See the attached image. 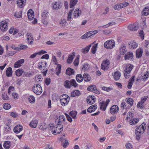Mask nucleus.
Returning a JSON list of instances; mask_svg holds the SVG:
<instances>
[{
	"mask_svg": "<svg viewBox=\"0 0 149 149\" xmlns=\"http://www.w3.org/2000/svg\"><path fill=\"white\" fill-rule=\"evenodd\" d=\"M146 123H143L136 129L135 133L136 135L137 139H139L140 138L141 135L144 132L146 129Z\"/></svg>",
	"mask_w": 149,
	"mask_h": 149,
	"instance_id": "obj_1",
	"label": "nucleus"
},
{
	"mask_svg": "<svg viewBox=\"0 0 149 149\" xmlns=\"http://www.w3.org/2000/svg\"><path fill=\"white\" fill-rule=\"evenodd\" d=\"M133 66L131 64H128L126 65L124 70V76L125 78H128L129 75L130 73Z\"/></svg>",
	"mask_w": 149,
	"mask_h": 149,
	"instance_id": "obj_2",
	"label": "nucleus"
},
{
	"mask_svg": "<svg viewBox=\"0 0 149 149\" xmlns=\"http://www.w3.org/2000/svg\"><path fill=\"white\" fill-rule=\"evenodd\" d=\"M115 45L114 41L113 40H108L104 43V47L108 49L113 48L115 47Z\"/></svg>",
	"mask_w": 149,
	"mask_h": 149,
	"instance_id": "obj_3",
	"label": "nucleus"
},
{
	"mask_svg": "<svg viewBox=\"0 0 149 149\" xmlns=\"http://www.w3.org/2000/svg\"><path fill=\"white\" fill-rule=\"evenodd\" d=\"M33 92L37 95H40L42 92V89L40 85L39 84H35L33 87Z\"/></svg>",
	"mask_w": 149,
	"mask_h": 149,
	"instance_id": "obj_4",
	"label": "nucleus"
},
{
	"mask_svg": "<svg viewBox=\"0 0 149 149\" xmlns=\"http://www.w3.org/2000/svg\"><path fill=\"white\" fill-rule=\"evenodd\" d=\"M110 64L109 60L108 59H106L102 63L101 66V69L104 70H108Z\"/></svg>",
	"mask_w": 149,
	"mask_h": 149,
	"instance_id": "obj_5",
	"label": "nucleus"
},
{
	"mask_svg": "<svg viewBox=\"0 0 149 149\" xmlns=\"http://www.w3.org/2000/svg\"><path fill=\"white\" fill-rule=\"evenodd\" d=\"M109 102L110 100L108 99L106 100V102L104 101H103L102 102H100V109H102L103 111H105Z\"/></svg>",
	"mask_w": 149,
	"mask_h": 149,
	"instance_id": "obj_6",
	"label": "nucleus"
},
{
	"mask_svg": "<svg viewBox=\"0 0 149 149\" xmlns=\"http://www.w3.org/2000/svg\"><path fill=\"white\" fill-rule=\"evenodd\" d=\"M87 90L94 93L99 94L100 93V92L97 89L96 86L95 85H93L88 86L87 89Z\"/></svg>",
	"mask_w": 149,
	"mask_h": 149,
	"instance_id": "obj_7",
	"label": "nucleus"
},
{
	"mask_svg": "<svg viewBox=\"0 0 149 149\" xmlns=\"http://www.w3.org/2000/svg\"><path fill=\"white\" fill-rule=\"evenodd\" d=\"M0 28L1 31H5L8 29L7 23L6 22L2 21L0 24Z\"/></svg>",
	"mask_w": 149,
	"mask_h": 149,
	"instance_id": "obj_8",
	"label": "nucleus"
},
{
	"mask_svg": "<svg viewBox=\"0 0 149 149\" xmlns=\"http://www.w3.org/2000/svg\"><path fill=\"white\" fill-rule=\"evenodd\" d=\"M26 36L27 40L28 41V43L29 44H31L33 40L32 34L30 33H28L26 34Z\"/></svg>",
	"mask_w": 149,
	"mask_h": 149,
	"instance_id": "obj_9",
	"label": "nucleus"
},
{
	"mask_svg": "<svg viewBox=\"0 0 149 149\" xmlns=\"http://www.w3.org/2000/svg\"><path fill=\"white\" fill-rule=\"evenodd\" d=\"M127 52L126 46L124 44H122L119 48V53L120 54L123 55Z\"/></svg>",
	"mask_w": 149,
	"mask_h": 149,
	"instance_id": "obj_10",
	"label": "nucleus"
},
{
	"mask_svg": "<svg viewBox=\"0 0 149 149\" xmlns=\"http://www.w3.org/2000/svg\"><path fill=\"white\" fill-rule=\"evenodd\" d=\"M119 108L117 105L112 106L110 109V112L111 114H114L117 113L118 111Z\"/></svg>",
	"mask_w": 149,
	"mask_h": 149,
	"instance_id": "obj_11",
	"label": "nucleus"
},
{
	"mask_svg": "<svg viewBox=\"0 0 149 149\" xmlns=\"http://www.w3.org/2000/svg\"><path fill=\"white\" fill-rule=\"evenodd\" d=\"M133 54L132 52H128L125 56V60H131L133 58Z\"/></svg>",
	"mask_w": 149,
	"mask_h": 149,
	"instance_id": "obj_12",
	"label": "nucleus"
},
{
	"mask_svg": "<svg viewBox=\"0 0 149 149\" xmlns=\"http://www.w3.org/2000/svg\"><path fill=\"white\" fill-rule=\"evenodd\" d=\"M24 60L23 59L18 60L15 63L14 68H16L20 67L22 65V64L24 63Z\"/></svg>",
	"mask_w": 149,
	"mask_h": 149,
	"instance_id": "obj_13",
	"label": "nucleus"
},
{
	"mask_svg": "<svg viewBox=\"0 0 149 149\" xmlns=\"http://www.w3.org/2000/svg\"><path fill=\"white\" fill-rule=\"evenodd\" d=\"M22 126L20 125L16 126L14 128V131L16 134H18L22 130Z\"/></svg>",
	"mask_w": 149,
	"mask_h": 149,
	"instance_id": "obj_14",
	"label": "nucleus"
},
{
	"mask_svg": "<svg viewBox=\"0 0 149 149\" xmlns=\"http://www.w3.org/2000/svg\"><path fill=\"white\" fill-rule=\"evenodd\" d=\"M143 50L141 48L138 49L136 51V56L137 58H141Z\"/></svg>",
	"mask_w": 149,
	"mask_h": 149,
	"instance_id": "obj_15",
	"label": "nucleus"
},
{
	"mask_svg": "<svg viewBox=\"0 0 149 149\" xmlns=\"http://www.w3.org/2000/svg\"><path fill=\"white\" fill-rule=\"evenodd\" d=\"M139 28V26L134 24H130L128 26V29L131 31L137 30Z\"/></svg>",
	"mask_w": 149,
	"mask_h": 149,
	"instance_id": "obj_16",
	"label": "nucleus"
},
{
	"mask_svg": "<svg viewBox=\"0 0 149 149\" xmlns=\"http://www.w3.org/2000/svg\"><path fill=\"white\" fill-rule=\"evenodd\" d=\"M128 45H129V47L130 48H131L135 49L138 46V44L134 41H131L128 42Z\"/></svg>",
	"mask_w": 149,
	"mask_h": 149,
	"instance_id": "obj_17",
	"label": "nucleus"
},
{
	"mask_svg": "<svg viewBox=\"0 0 149 149\" xmlns=\"http://www.w3.org/2000/svg\"><path fill=\"white\" fill-rule=\"evenodd\" d=\"M26 0H17V6L21 8H22L26 2Z\"/></svg>",
	"mask_w": 149,
	"mask_h": 149,
	"instance_id": "obj_18",
	"label": "nucleus"
},
{
	"mask_svg": "<svg viewBox=\"0 0 149 149\" xmlns=\"http://www.w3.org/2000/svg\"><path fill=\"white\" fill-rule=\"evenodd\" d=\"M38 124V121L36 119L33 120L30 122L29 125L33 128H35L36 127Z\"/></svg>",
	"mask_w": 149,
	"mask_h": 149,
	"instance_id": "obj_19",
	"label": "nucleus"
},
{
	"mask_svg": "<svg viewBox=\"0 0 149 149\" xmlns=\"http://www.w3.org/2000/svg\"><path fill=\"white\" fill-rule=\"evenodd\" d=\"M27 15L28 18L30 19H32L34 16V12L32 9H30L27 13Z\"/></svg>",
	"mask_w": 149,
	"mask_h": 149,
	"instance_id": "obj_20",
	"label": "nucleus"
},
{
	"mask_svg": "<svg viewBox=\"0 0 149 149\" xmlns=\"http://www.w3.org/2000/svg\"><path fill=\"white\" fill-rule=\"evenodd\" d=\"M70 98H68V99H61L60 100V103L61 105L63 106H65L67 105L69 102Z\"/></svg>",
	"mask_w": 149,
	"mask_h": 149,
	"instance_id": "obj_21",
	"label": "nucleus"
},
{
	"mask_svg": "<svg viewBox=\"0 0 149 149\" xmlns=\"http://www.w3.org/2000/svg\"><path fill=\"white\" fill-rule=\"evenodd\" d=\"M97 106L96 105H93L91 106L87 109V111L88 112L91 113L95 111L97 109Z\"/></svg>",
	"mask_w": 149,
	"mask_h": 149,
	"instance_id": "obj_22",
	"label": "nucleus"
},
{
	"mask_svg": "<svg viewBox=\"0 0 149 149\" xmlns=\"http://www.w3.org/2000/svg\"><path fill=\"white\" fill-rule=\"evenodd\" d=\"M75 56V53L74 52H73L72 54L69 55L68 58L67 60V62L69 63H71Z\"/></svg>",
	"mask_w": 149,
	"mask_h": 149,
	"instance_id": "obj_23",
	"label": "nucleus"
},
{
	"mask_svg": "<svg viewBox=\"0 0 149 149\" xmlns=\"http://www.w3.org/2000/svg\"><path fill=\"white\" fill-rule=\"evenodd\" d=\"M74 72L75 71L73 69L69 68L66 69V74L67 75H70L74 74Z\"/></svg>",
	"mask_w": 149,
	"mask_h": 149,
	"instance_id": "obj_24",
	"label": "nucleus"
},
{
	"mask_svg": "<svg viewBox=\"0 0 149 149\" xmlns=\"http://www.w3.org/2000/svg\"><path fill=\"white\" fill-rule=\"evenodd\" d=\"M81 94L80 91L77 90H75L71 93V96L74 97L76 96H79Z\"/></svg>",
	"mask_w": 149,
	"mask_h": 149,
	"instance_id": "obj_25",
	"label": "nucleus"
},
{
	"mask_svg": "<svg viewBox=\"0 0 149 149\" xmlns=\"http://www.w3.org/2000/svg\"><path fill=\"white\" fill-rule=\"evenodd\" d=\"M12 68L11 67H8L6 71V76L8 77H10L12 76Z\"/></svg>",
	"mask_w": 149,
	"mask_h": 149,
	"instance_id": "obj_26",
	"label": "nucleus"
},
{
	"mask_svg": "<svg viewBox=\"0 0 149 149\" xmlns=\"http://www.w3.org/2000/svg\"><path fill=\"white\" fill-rule=\"evenodd\" d=\"M121 75V73L119 71H117L116 72L114 75V78L116 80H118L120 77Z\"/></svg>",
	"mask_w": 149,
	"mask_h": 149,
	"instance_id": "obj_27",
	"label": "nucleus"
},
{
	"mask_svg": "<svg viewBox=\"0 0 149 149\" xmlns=\"http://www.w3.org/2000/svg\"><path fill=\"white\" fill-rule=\"evenodd\" d=\"M81 14V11L79 9H76L74 13V16L75 18L78 17Z\"/></svg>",
	"mask_w": 149,
	"mask_h": 149,
	"instance_id": "obj_28",
	"label": "nucleus"
},
{
	"mask_svg": "<svg viewBox=\"0 0 149 149\" xmlns=\"http://www.w3.org/2000/svg\"><path fill=\"white\" fill-rule=\"evenodd\" d=\"M125 101L127 103L130 105L131 107L133 105L134 100L132 98H127L126 99Z\"/></svg>",
	"mask_w": 149,
	"mask_h": 149,
	"instance_id": "obj_29",
	"label": "nucleus"
},
{
	"mask_svg": "<svg viewBox=\"0 0 149 149\" xmlns=\"http://www.w3.org/2000/svg\"><path fill=\"white\" fill-rule=\"evenodd\" d=\"M76 79L78 82H81L84 79L83 76V77L80 74H77L76 76Z\"/></svg>",
	"mask_w": 149,
	"mask_h": 149,
	"instance_id": "obj_30",
	"label": "nucleus"
},
{
	"mask_svg": "<svg viewBox=\"0 0 149 149\" xmlns=\"http://www.w3.org/2000/svg\"><path fill=\"white\" fill-rule=\"evenodd\" d=\"M142 14L145 16H147L149 14V7H147L142 11Z\"/></svg>",
	"mask_w": 149,
	"mask_h": 149,
	"instance_id": "obj_31",
	"label": "nucleus"
},
{
	"mask_svg": "<svg viewBox=\"0 0 149 149\" xmlns=\"http://www.w3.org/2000/svg\"><path fill=\"white\" fill-rule=\"evenodd\" d=\"M84 80L86 82L89 81L91 80V77L88 74H84L83 75Z\"/></svg>",
	"mask_w": 149,
	"mask_h": 149,
	"instance_id": "obj_32",
	"label": "nucleus"
},
{
	"mask_svg": "<svg viewBox=\"0 0 149 149\" xmlns=\"http://www.w3.org/2000/svg\"><path fill=\"white\" fill-rule=\"evenodd\" d=\"M22 15V11L19 10H17L15 13L14 16L18 18H21Z\"/></svg>",
	"mask_w": 149,
	"mask_h": 149,
	"instance_id": "obj_33",
	"label": "nucleus"
},
{
	"mask_svg": "<svg viewBox=\"0 0 149 149\" xmlns=\"http://www.w3.org/2000/svg\"><path fill=\"white\" fill-rule=\"evenodd\" d=\"M64 85L66 88H70L71 87L70 81L66 80L64 83Z\"/></svg>",
	"mask_w": 149,
	"mask_h": 149,
	"instance_id": "obj_34",
	"label": "nucleus"
},
{
	"mask_svg": "<svg viewBox=\"0 0 149 149\" xmlns=\"http://www.w3.org/2000/svg\"><path fill=\"white\" fill-rule=\"evenodd\" d=\"M11 144L10 142L7 141H6L3 145V146L5 149H9L10 147Z\"/></svg>",
	"mask_w": 149,
	"mask_h": 149,
	"instance_id": "obj_35",
	"label": "nucleus"
},
{
	"mask_svg": "<svg viewBox=\"0 0 149 149\" xmlns=\"http://www.w3.org/2000/svg\"><path fill=\"white\" fill-rule=\"evenodd\" d=\"M78 1L77 0H71L70 3V7L72 8L77 4Z\"/></svg>",
	"mask_w": 149,
	"mask_h": 149,
	"instance_id": "obj_36",
	"label": "nucleus"
},
{
	"mask_svg": "<svg viewBox=\"0 0 149 149\" xmlns=\"http://www.w3.org/2000/svg\"><path fill=\"white\" fill-rule=\"evenodd\" d=\"M24 72L23 71L22 69H19L15 71L16 75L17 76L19 77Z\"/></svg>",
	"mask_w": 149,
	"mask_h": 149,
	"instance_id": "obj_37",
	"label": "nucleus"
},
{
	"mask_svg": "<svg viewBox=\"0 0 149 149\" xmlns=\"http://www.w3.org/2000/svg\"><path fill=\"white\" fill-rule=\"evenodd\" d=\"M61 6L60 5L59 3L56 2L53 5V8L54 9H58L60 8Z\"/></svg>",
	"mask_w": 149,
	"mask_h": 149,
	"instance_id": "obj_38",
	"label": "nucleus"
},
{
	"mask_svg": "<svg viewBox=\"0 0 149 149\" xmlns=\"http://www.w3.org/2000/svg\"><path fill=\"white\" fill-rule=\"evenodd\" d=\"M71 86H72L75 88L78 86V84L76 83L75 80L74 79H72L70 80Z\"/></svg>",
	"mask_w": 149,
	"mask_h": 149,
	"instance_id": "obj_39",
	"label": "nucleus"
},
{
	"mask_svg": "<svg viewBox=\"0 0 149 149\" xmlns=\"http://www.w3.org/2000/svg\"><path fill=\"white\" fill-rule=\"evenodd\" d=\"M91 47V45L86 47L84 49L82 50L83 53L85 54L87 53L89 51L90 48Z\"/></svg>",
	"mask_w": 149,
	"mask_h": 149,
	"instance_id": "obj_40",
	"label": "nucleus"
},
{
	"mask_svg": "<svg viewBox=\"0 0 149 149\" xmlns=\"http://www.w3.org/2000/svg\"><path fill=\"white\" fill-rule=\"evenodd\" d=\"M98 45V43L95 44L91 48V52L93 54H94L95 53L97 48Z\"/></svg>",
	"mask_w": 149,
	"mask_h": 149,
	"instance_id": "obj_41",
	"label": "nucleus"
},
{
	"mask_svg": "<svg viewBox=\"0 0 149 149\" xmlns=\"http://www.w3.org/2000/svg\"><path fill=\"white\" fill-rule=\"evenodd\" d=\"M139 119L138 118H134L132 120H130V123L131 125H134L137 123L139 121Z\"/></svg>",
	"mask_w": 149,
	"mask_h": 149,
	"instance_id": "obj_42",
	"label": "nucleus"
},
{
	"mask_svg": "<svg viewBox=\"0 0 149 149\" xmlns=\"http://www.w3.org/2000/svg\"><path fill=\"white\" fill-rule=\"evenodd\" d=\"M3 107L6 110H8L10 108L11 105L8 103H5L3 104Z\"/></svg>",
	"mask_w": 149,
	"mask_h": 149,
	"instance_id": "obj_43",
	"label": "nucleus"
},
{
	"mask_svg": "<svg viewBox=\"0 0 149 149\" xmlns=\"http://www.w3.org/2000/svg\"><path fill=\"white\" fill-rule=\"evenodd\" d=\"M29 102L31 103H34L35 101V98L33 96H30L29 98Z\"/></svg>",
	"mask_w": 149,
	"mask_h": 149,
	"instance_id": "obj_44",
	"label": "nucleus"
},
{
	"mask_svg": "<svg viewBox=\"0 0 149 149\" xmlns=\"http://www.w3.org/2000/svg\"><path fill=\"white\" fill-rule=\"evenodd\" d=\"M70 114L73 118H75L76 117L77 113L76 111H72L70 112Z\"/></svg>",
	"mask_w": 149,
	"mask_h": 149,
	"instance_id": "obj_45",
	"label": "nucleus"
},
{
	"mask_svg": "<svg viewBox=\"0 0 149 149\" xmlns=\"http://www.w3.org/2000/svg\"><path fill=\"white\" fill-rule=\"evenodd\" d=\"M60 24L63 27L65 26L67 24V21L65 19H61L60 22Z\"/></svg>",
	"mask_w": 149,
	"mask_h": 149,
	"instance_id": "obj_46",
	"label": "nucleus"
},
{
	"mask_svg": "<svg viewBox=\"0 0 149 149\" xmlns=\"http://www.w3.org/2000/svg\"><path fill=\"white\" fill-rule=\"evenodd\" d=\"M61 65L60 64H58L56 68V69H58V70L56 72V74L57 75H58L59 74L61 73Z\"/></svg>",
	"mask_w": 149,
	"mask_h": 149,
	"instance_id": "obj_47",
	"label": "nucleus"
},
{
	"mask_svg": "<svg viewBox=\"0 0 149 149\" xmlns=\"http://www.w3.org/2000/svg\"><path fill=\"white\" fill-rule=\"evenodd\" d=\"M73 11V10H71L69 12L67 17V20L68 21L70 20V19L71 18Z\"/></svg>",
	"mask_w": 149,
	"mask_h": 149,
	"instance_id": "obj_48",
	"label": "nucleus"
},
{
	"mask_svg": "<svg viewBox=\"0 0 149 149\" xmlns=\"http://www.w3.org/2000/svg\"><path fill=\"white\" fill-rule=\"evenodd\" d=\"M18 47L19 48V49H20V51L26 49L28 47L26 45H18Z\"/></svg>",
	"mask_w": 149,
	"mask_h": 149,
	"instance_id": "obj_49",
	"label": "nucleus"
},
{
	"mask_svg": "<svg viewBox=\"0 0 149 149\" xmlns=\"http://www.w3.org/2000/svg\"><path fill=\"white\" fill-rule=\"evenodd\" d=\"M57 124L58 125V126L57 127V128L59 129V130H60V132L58 131L57 132L58 134H59L63 131V126L59 124V123L58 124V123H57Z\"/></svg>",
	"mask_w": 149,
	"mask_h": 149,
	"instance_id": "obj_50",
	"label": "nucleus"
},
{
	"mask_svg": "<svg viewBox=\"0 0 149 149\" xmlns=\"http://www.w3.org/2000/svg\"><path fill=\"white\" fill-rule=\"evenodd\" d=\"M89 67L88 64L87 63H86L84 65L82 69L84 70H87L89 69Z\"/></svg>",
	"mask_w": 149,
	"mask_h": 149,
	"instance_id": "obj_51",
	"label": "nucleus"
},
{
	"mask_svg": "<svg viewBox=\"0 0 149 149\" xmlns=\"http://www.w3.org/2000/svg\"><path fill=\"white\" fill-rule=\"evenodd\" d=\"M2 97L3 100H8L9 99V97L7 95V94L5 93L2 94Z\"/></svg>",
	"mask_w": 149,
	"mask_h": 149,
	"instance_id": "obj_52",
	"label": "nucleus"
},
{
	"mask_svg": "<svg viewBox=\"0 0 149 149\" xmlns=\"http://www.w3.org/2000/svg\"><path fill=\"white\" fill-rule=\"evenodd\" d=\"M120 4L121 8H122L128 6L129 5V3L128 2H125L120 3Z\"/></svg>",
	"mask_w": 149,
	"mask_h": 149,
	"instance_id": "obj_53",
	"label": "nucleus"
},
{
	"mask_svg": "<svg viewBox=\"0 0 149 149\" xmlns=\"http://www.w3.org/2000/svg\"><path fill=\"white\" fill-rule=\"evenodd\" d=\"M147 98V96H144L141 97V100L139 102V104L141 103L143 104L146 100Z\"/></svg>",
	"mask_w": 149,
	"mask_h": 149,
	"instance_id": "obj_54",
	"label": "nucleus"
},
{
	"mask_svg": "<svg viewBox=\"0 0 149 149\" xmlns=\"http://www.w3.org/2000/svg\"><path fill=\"white\" fill-rule=\"evenodd\" d=\"M113 8L115 10H119L120 9L122 8L120 6V4H116L114 6Z\"/></svg>",
	"mask_w": 149,
	"mask_h": 149,
	"instance_id": "obj_55",
	"label": "nucleus"
},
{
	"mask_svg": "<svg viewBox=\"0 0 149 149\" xmlns=\"http://www.w3.org/2000/svg\"><path fill=\"white\" fill-rule=\"evenodd\" d=\"M45 83L47 85H49L51 82L50 79V78H46L45 81Z\"/></svg>",
	"mask_w": 149,
	"mask_h": 149,
	"instance_id": "obj_56",
	"label": "nucleus"
},
{
	"mask_svg": "<svg viewBox=\"0 0 149 149\" xmlns=\"http://www.w3.org/2000/svg\"><path fill=\"white\" fill-rule=\"evenodd\" d=\"M79 63V58H77L75 60L74 62V64L75 66H77Z\"/></svg>",
	"mask_w": 149,
	"mask_h": 149,
	"instance_id": "obj_57",
	"label": "nucleus"
},
{
	"mask_svg": "<svg viewBox=\"0 0 149 149\" xmlns=\"http://www.w3.org/2000/svg\"><path fill=\"white\" fill-rule=\"evenodd\" d=\"M93 100H95L94 96H89V97H88L86 101L87 102H88L89 101Z\"/></svg>",
	"mask_w": 149,
	"mask_h": 149,
	"instance_id": "obj_58",
	"label": "nucleus"
},
{
	"mask_svg": "<svg viewBox=\"0 0 149 149\" xmlns=\"http://www.w3.org/2000/svg\"><path fill=\"white\" fill-rule=\"evenodd\" d=\"M10 115L13 118H16L18 116V114L16 112H11Z\"/></svg>",
	"mask_w": 149,
	"mask_h": 149,
	"instance_id": "obj_59",
	"label": "nucleus"
},
{
	"mask_svg": "<svg viewBox=\"0 0 149 149\" xmlns=\"http://www.w3.org/2000/svg\"><path fill=\"white\" fill-rule=\"evenodd\" d=\"M40 65H42V67L44 68L45 69L47 68L46 66L47 63L45 61H41V62Z\"/></svg>",
	"mask_w": 149,
	"mask_h": 149,
	"instance_id": "obj_60",
	"label": "nucleus"
},
{
	"mask_svg": "<svg viewBox=\"0 0 149 149\" xmlns=\"http://www.w3.org/2000/svg\"><path fill=\"white\" fill-rule=\"evenodd\" d=\"M102 89L103 90L106 91L107 92H109L112 89V88L110 87H106L104 86H103L102 88Z\"/></svg>",
	"mask_w": 149,
	"mask_h": 149,
	"instance_id": "obj_61",
	"label": "nucleus"
},
{
	"mask_svg": "<svg viewBox=\"0 0 149 149\" xmlns=\"http://www.w3.org/2000/svg\"><path fill=\"white\" fill-rule=\"evenodd\" d=\"M149 75V73L148 72H146V73H145L142 77L143 78V79H146L148 78Z\"/></svg>",
	"mask_w": 149,
	"mask_h": 149,
	"instance_id": "obj_62",
	"label": "nucleus"
},
{
	"mask_svg": "<svg viewBox=\"0 0 149 149\" xmlns=\"http://www.w3.org/2000/svg\"><path fill=\"white\" fill-rule=\"evenodd\" d=\"M65 115L67 118V120L70 122H71L72 121V118L69 116L67 113H65Z\"/></svg>",
	"mask_w": 149,
	"mask_h": 149,
	"instance_id": "obj_63",
	"label": "nucleus"
},
{
	"mask_svg": "<svg viewBox=\"0 0 149 149\" xmlns=\"http://www.w3.org/2000/svg\"><path fill=\"white\" fill-rule=\"evenodd\" d=\"M126 105L125 102H123L121 103V108L123 109L126 107Z\"/></svg>",
	"mask_w": 149,
	"mask_h": 149,
	"instance_id": "obj_64",
	"label": "nucleus"
}]
</instances>
